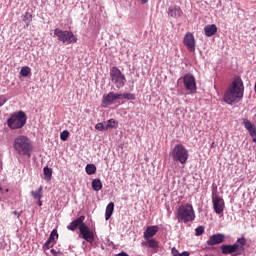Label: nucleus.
I'll use <instances>...</instances> for the list:
<instances>
[{
    "instance_id": "nucleus-1",
    "label": "nucleus",
    "mask_w": 256,
    "mask_h": 256,
    "mask_svg": "<svg viewBox=\"0 0 256 256\" xmlns=\"http://www.w3.org/2000/svg\"><path fill=\"white\" fill-rule=\"evenodd\" d=\"M245 93V85L243 84V80L241 77L237 76L232 81V84L227 88L224 94V102L228 105H235L239 103L241 99H243V95Z\"/></svg>"
},
{
    "instance_id": "nucleus-2",
    "label": "nucleus",
    "mask_w": 256,
    "mask_h": 256,
    "mask_svg": "<svg viewBox=\"0 0 256 256\" xmlns=\"http://www.w3.org/2000/svg\"><path fill=\"white\" fill-rule=\"evenodd\" d=\"M245 245H247V238L241 237L234 244L221 245L220 249L223 255L240 256L245 253Z\"/></svg>"
},
{
    "instance_id": "nucleus-3",
    "label": "nucleus",
    "mask_w": 256,
    "mask_h": 256,
    "mask_svg": "<svg viewBox=\"0 0 256 256\" xmlns=\"http://www.w3.org/2000/svg\"><path fill=\"white\" fill-rule=\"evenodd\" d=\"M13 147L18 155H26V157H31V151H33V144H31V140L27 136H17L14 139Z\"/></svg>"
},
{
    "instance_id": "nucleus-4",
    "label": "nucleus",
    "mask_w": 256,
    "mask_h": 256,
    "mask_svg": "<svg viewBox=\"0 0 256 256\" xmlns=\"http://www.w3.org/2000/svg\"><path fill=\"white\" fill-rule=\"evenodd\" d=\"M176 217L181 223H191L195 221V209H193V205L184 204L179 206L176 211Z\"/></svg>"
},
{
    "instance_id": "nucleus-5",
    "label": "nucleus",
    "mask_w": 256,
    "mask_h": 256,
    "mask_svg": "<svg viewBox=\"0 0 256 256\" xmlns=\"http://www.w3.org/2000/svg\"><path fill=\"white\" fill-rule=\"evenodd\" d=\"M27 124V114L20 110L10 116L7 120V126L9 129H23Z\"/></svg>"
},
{
    "instance_id": "nucleus-6",
    "label": "nucleus",
    "mask_w": 256,
    "mask_h": 256,
    "mask_svg": "<svg viewBox=\"0 0 256 256\" xmlns=\"http://www.w3.org/2000/svg\"><path fill=\"white\" fill-rule=\"evenodd\" d=\"M170 157H172L173 161L185 165L189 159V151L182 144H177L170 152Z\"/></svg>"
},
{
    "instance_id": "nucleus-7",
    "label": "nucleus",
    "mask_w": 256,
    "mask_h": 256,
    "mask_svg": "<svg viewBox=\"0 0 256 256\" xmlns=\"http://www.w3.org/2000/svg\"><path fill=\"white\" fill-rule=\"evenodd\" d=\"M54 35L57 37L58 41H61L64 45H71L77 41V36L73 34V32L67 30L63 31L60 28L54 30Z\"/></svg>"
},
{
    "instance_id": "nucleus-8",
    "label": "nucleus",
    "mask_w": 256,
    "mask_h": 256,
    "mask_svg": "<svg viewBox=\"0 0 256 256\" xmlns=\"http://www.w3.org/2000/svg\"><path fill=\"white\" fill-rule=\"evenodd\" d=\"M110 79L117 89L125 87V83H127L125 74H123L121 70L115 66L110 69Z\"/></svg>"
},
{
    "instance_id": "nucleus-9",
    "label": "nucleus",
    "mask_w": 256,
    "mask_h": 256,
    "mask_svg": "<svg viewBox=\"0 0 256 256\" xmlns=\"http://www.w3.org/2000/svg\"><path fill=\"white\" fill-rule=\"evenodd\" d=\"M182 79L186 91H189V93H197V82L195 81V76H193V74L187 73Z\"/></svg>"
},
{
    "instance_id": "nucleus-10",
    "label": "nucleus",
    "mask_w": 256,
    "mask_h": 256,
    "mask_svg": "<svg viewBox=\"0 0 256 256\" xmlns=\"http://www.w3.org/2000/svg\"><path fill=\"white\" fill-rule=\"evenodd\" d=\"M79 237L81 239H84V241H87V243H91L95 240V235L93 234V230H91L88 226L85 224H81L79 226Z\"/></svg>"
},
{
    "instance_id": "nucleus-11",
    "label": "nucleus",
    "mask_w": 256,
    "mask_h": 256,
    "mask_svg": "<svg viewBox=\"0 0 256 256\" xmlns=\"http://www.w3.org/2000/svg\"><path fill=\"white\" fill-rule=\"evenodd\" d=\"M213 209L217 215H221V212L225 210V200L217 194L212 195Z\"/></svg>"
},
{
    "instance_id": "nucleus-12",
    "label": "nucleus",
    "mask_w": 256,
    "mask_h": 256,
    "mask_svg": "<svg viewBox=\"0 0 256 256\" xmlns=\"http://www.w3.org/2000/svg\"><path fill=\"white\" fill-rule=\"evenodd\" d=\"M183 43L185 45V47H187V50L190 53H195V36H193V33L188 32L185 34L184 39H183Z\"/></svg>"
},
{
    "instance_id": "nucleus-13",
    "label": "nucleus",
    "mask_w": 256,
    "mask_h": 256,
    "mask_svg": "<svg viewBox=\"0 0 256 256\" xmlns=\"http://www.w3.org/2000/svg\"><path fill=\"white\" fill-rule=\"evenodd\" d=\"M117 99H121V94H115L114 92H110L103 95L102 103L104 107H107L108 105H113V102L117 101Z\"/></svg>"
},
{
    "instance_id": "nucleus-14",
    "label": "nucleus",
    "mask_w": 256,
    "mask_h": 256,
    "mask_svg": "<svg viewBox=\"0 0 256 256\" xmlns=\"http://www.w3.org/2000/svg\"><path fill=\"white\" fill-rule=\"evenodd\" d=\"M221 243H225V235H223L221 233L213 234L207 240V245H209V246L221 245Z\"/></svg>"
},
{
    "instance_id": "nucleus-15",
    "label": "nucleus",
    "mask_w": 256,
    "mask_h": 256,
    "mask_svg": "<svg viewBox=\"0 0 256 256\" xmlns=\"http://www.w3.org/2000/svg\"><path fill=\"white\" fill-rule=\"evenodd\" d=\"M59 239V234L57 233V230H53L50 233V236L48 238V240L45 242V244L43 245V249L45 251H47V249H51V247H53V245H55V241Z\"/></svg>"
},
{
    "instance_id": "nucleus-16",
    "label": "nucleus",
    "mask_w": 256,
    "mask_h": 256,
    "mask_svg": "<svg viewBox=\"0 0 256 256\" xmlns=\"http://www.w3.org/2000/svg\"><path fill=\"white\" fill-rule=\"evenodd\" d=\"M85 216H79L75 220H73L68 226L67 229L69 231H77V228L81 227V225H85Z\"/></svg>"
},
{
    "instance_id": "nucleus-17",
    "label": "nucleus",
    "mask_w": 256,
    "mask_h": 256,
    "mask_svg": "<svg viewBox=\"0 0 256 256\" xmlns=\"http://www.w3.org/2000/svg\"><path fill=\"white\" fill-rule=\"evenodd\" d=\"M168 15L173 19H179V17H183V10L179 6H170L168 8Z\"/></svg>"
},
{
    "instance_id": "nucleus-18",
    "label": "nucleus",
    "mask_w": 256,
    "mask_h": 256,
    "mask_svg": "<svg viewBox=\"0 0 256 256\" xmlns=\"http://www.w3.org/2000/svg\"><path fill=\"white\" fill-rule=\"evenodd\" d=\"M158 232L159 226H148L143 234V237L145 240H149L152 237H155V235H157Z\"/></svg>"
},
{
    "instance_id": "nucleus-19",
    "label": "nucleus",
    "mask_w": 256,
    "mask_h": 256,
    "mask_svg": "<svg viewBox=\"0 0 256 256\" xmlns=\"http://www.w3.org/2000/svg\"><path fill=\"white\" fill-rule=\"evenodd\" d=\"M217 33V25L211 24L204 27V35L206 37H213Z\"/></svg>"
},
{
    "instance_id": "nucleus-20",
    "label": "nucleus",
    "mask_w": 256,
    "mask_h": 256,
    "mask_svg": "<svg viewBox=\"0 0 256 256\" xmlns=\"http://www.w3.org/2000/svg\"><path fill=\"white\" fill-rule=\"evenodd\" d=\"M243 125L252 137H256V128H255V125L251 123V121L247 119H243Z\"/></svg>"
},
{
    "instance_id": "nucleus-21",
    "label": "nucleus",
    "mask_w": 256,
    "mask_h": 256,
    "mask_svg": "<svg viewBox=\"0 0 256 256\" xmlns=\"http://www.w3.org/2000/svg\"><path fill=\"white\" fill-rule=\"evenodd\" d=\"M114 211H115V203L110 202L106 207V212H105L106 221H109V219H111V216L113 215Z\"/></svg>"
},
{
    "instance_id": "nucleus-22",
    "label": "nucleus",
    "mask_w": 256,
    "mask_h": 256,
    "mask_svg": "<svg viewBox=\"0 0 256 256\" xmlns=\"http://www.w3.org/2000/svg\"><path fill=\"white\" fill-rule=\"evenodd\" d=\"M30 195L33 197V199H43V186H40L37 191L32 190Z\"/></svg>"
},
{
    "instance_id": "nucleus-23",
    "label": "nucleus",
    "mask_w": 256,
    "mask_h": 256,
    "mask_svg": "<svg viewBox=\"0 0 256 256\" xmlns=\"http://www.w3.org/2000/svg\"><path fill=\"white\" fill-rule=\"evenodd\" d=\"M146 247H149V249H159V241L148 238V240H146Z\"/></svg>"
},
{
    "instance_id": "nucleus-24",
    "label": "nucleus",
    "mask_w": 256,
    "mask_h": 256,
    "mask_svg": "<svg viewBox=\"0 0 256 256\" xmlns=\"http://www.w3.org/2000/svg\"><path fill=\"white\" fill-rule=\"evenodd\" d=\"M92 189L93 191H101V189H103V183L101 182V179L96 178L92 181Z\"/></svg>"
},
{
    "instance_id": "nucleus-25",
    "label": "nucleus",
    "mask_w": 256,
    "mask_h": 256,
    "mask_svg": "<svg viewBox=\"0 0 256 256\" xmlns=\"http://www.w3.org/2000/svg\"><path fill=\"white\" fill-rule=\"evenodd\" d=\"M86 173L87 175H95V173H97V166H95L94 164H87Z\"/></svg>"
},
{
    "instance_id": "nucleus-26",
    "label": "nucleus",
    "mask_w": 256,
    "mask_h": 256,
    "mask_svg": "<svg viewBox=\"0 0 256 256\" xmlns=\"http://www.w3.org/2000/svg\"><path fill=\"white\" fill-rule=\"evenodd\" d=\"M43 171L45 179H47V181H51V177H53V169L46 166Z\"/></svg>"
},
{
    "instance_id": "nucleus-27",
    "label": "nucleus",
    "mask_w": 256,
    "mask_h": 256,
    "mask_svg": "<svg viewBox=\"0 0 256 256\" xmlns=\"http://www.w3.org/2000/svg\"><path fill=\"white\" fill-rule=\"evenodd\" d=\"M31 74V68L28 66H23L20 70V75L22 77H29V75Z\"/></svg>"
},
{
    "instance_id": "nucleus-28",
    "label": "nucleus",
    "mask_w": 256,
    "mask_h": 256,
    "mask_svg": "<svg viewBox=\"0 0 256 256\" xmlns=\"http://www.w3.org/2000/svg\"><path fill=\"white\" fill-rule=\"evenodd\" d=\"M121 99H126V101H135V94H131V93L121 94Z\"/></svg>"
},
{
    "instance_id": "nucleus-29",
    "label": "nucleus",
    "mask_w": 256,
    "mask_h": 256,
    "mask_svg": "<svg viewBox=\"0 0 256 256\" xmlns=\"http://www.w3.org/2000/svg\"><path fill=\"white\" fill-rule=\"evenodd\" d=\"M107 130L108 129H116L117 128V121H115V119H110L107 121L106 124Z\"/></svg>"
},
{
    "instance_id": "nucleus-30",
    "label": "nucleus",
    "mask_w": 256,
    "mask_h": 256,
    "mask_svg": "<svg viewBox=\"0 0 256 256\" xmlns=\"http://www.w3.org/2000/svg\"><path fill=\"white\" fill-rule=\"evenodd\" d=\"M205 233V227L204 226H198L196 229H195V236L196 237H199L201 236L202 234Z\"/></svg>"
},
{
    "instance_id": "nucleus-31",
    "label": "nucleus",
    "mask_w": 256,
    "mask_h": 256,
    "mask_svg": "<svg viewBox=\"0 0 256 256\" xmlns=\"http://www.w3.org/2000/svg\"><path fill=\"white\" fill-rule=\"evenodd\" d=\"M95 129L97 131H107V126L104 123L100 122L95 125Z\"/></svg>"
},
{
    "instance_id": "nucleus-32",
    "label": "nucleus",
    "mask_w": 256,
    "mask_h": 256,
    "mask_svg": "<svg viewBox=\"0 0 256 256\" xmlns=\"http://www.w3.org/2000/svg\"><path fill=\"white\" fill-rule=\"evenodd\" d=\"M60 139L61 141H67V139H69V132L67 130L61 132Z\"/></svg>"
},
{
    "instance_id": "nucleus-33",
    "label": "nucleus",
    "mask_w": 256,
    "mask_h": 256,
    "mask_svg": "<svg viewBox=\"0 0 256 256\" xmlns=\"http://www.w3.org/2000/svg\"><path fill=\"white\" fill-rule=\"evenodd\" d=\"M7 103V98L4 95L0 96V107H3Z\"/></svg>"
},
{
    "instance_id": "nucleus-34",
    "label": "nucleus",
    "mask_w": 256,
    "mask_h": 256,
    "mask_svg": "<svg viewBox=\"0 0 256 256\" xmlns=\"http://www.w3.org/2000/svg\"><path fill=\"white\" fill-rule=\"evenodd\" d=\"M50 253H52L53 256H63V252L61 251H56L55 249H51Z\"/></svg>"
},
{
    "instance_id": "nucleus-35",
    "label": "nucleus",
    "mask_w": 256,
    "mask_h": 256,
    "mask_svg": "<svg viewBox=\"0 0 256 256\" xmlns=\"http://www.w3.org/2000/svg\"><path fill=\"white\" fill-rule=\"evenodd\" d=\"M171 253H172V255L173 256H179V250H177V248H175V247H173L172 249H171Z\"/></svg>"
},
{
    "instance_id": "nucleus-36",
    "label": "nucleus",
    "mask_w": 256,
    "mask_h": 256,
    "mask_svg": "<svg viewBox=\"0 0 256 256\" xmlns=\"http://www.w3.org/2000/svg\"><path fill=\"white\" fill-rule=\"evenodd\" d=\"M189 252L185 251V252H182L180 253L178 256H189Z\"/></svg>"
},
{
    "instance_id": "nucleus-37",
    "label": "nucleus",
    "mask_w": 256,
    "mask_h": 256,
    "mask_svg": "<svg viewBox=\"0 0 256 256\" xmlns=\"http://www.w3.org/2000/svg\"><path fill=\"white\" fill-rule=\"evenodd\" d=\"M117 256H129V254H127V252H121L117 254Z\"/></svg>"
},
{
    "instance_id": "nucleus-38",
    "label": "nucleus",
    "mask_w": 256,
    "mask_h": 256,
    "mask_svg": "<svg viewBox=\"0 0 256 256\" xmlns=\"http://www.w3.org/2000/svg\"><path fill=\"white\" fill-rule=\"evenodd\" d=\"M37 201H38V206L43 207V201H41V199H38Z\"/></svg>"
},
{
    "instance_id": "nucleus-39",
    "label": "nucleus",
    "mask_w": 256,
    "mask_h": 256,
    "mask_svg": "<svg viewBox=\"0 0 256 256\" xmlns=\"http://www.w3.org/2000/svg\"><path fill=\"white\" fill-rule=\"evenodd\" d=\"M13 215H18V217H21V213L17 212V211H14L13 212Z\"/></svg>"
},
{
    "instance_id": "nucleus-40",
    "label": "nucleus",
    "mask_w": 256,
    "mask_h": 256,
    "mask_svg": "<svg viewBox=\"0 0 256 256\" xmlns=\"http://www.w3.org/2000/svg\"><path fill=\"white\" fill-rule=\"evenodd\" d=\"M252 137H253L252 139L253 143H256V136H252Z\"/></svg>"
},
{
    "instance_id": "nucleus-41",
    "label": "nucleus",
    "mask_w": 256,
    "mask_h": 256,
    "mask_svg": "<svg viewBox=\"0 0 256 256\" xmlns=\"http://www.w3.org/2000/svg\"><path fill=\"white\" fill-rule=\"evenodd\" d=\"M5 193H9V188H6V189H5Z\"/></svg>"
},
{
    "instance_id": "nucleus-42",
    "label": "nucleus",
    "mask_w": 256,
    "mask_h": 256,
    "mask_svg": "<svg viewBox=\"0 0 256 256\" xmlns=\"http://www.w3.org/2000/svg\"><path fill=\"white\" fill-rule=\"evenodd\" d=\"M148 0H141L142 3H147Z\"/></svg>"
}]
</instances>
